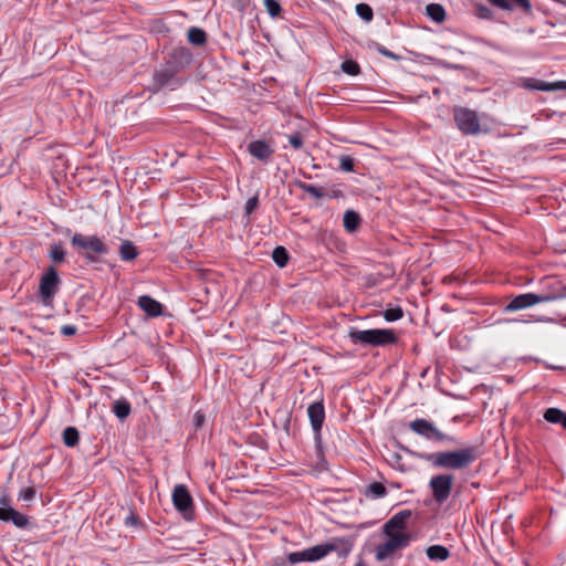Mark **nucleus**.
<instances>
[{
	"label": "nucleus",
	"mask_w": 566,
	"mask_h": 566,
	"mask_svg": "<svg viewBox=\"0 0 566 566\" xmlns=\"http://www.w3.org/2000/svg\"><path fill=\"white\" fill-rule=\"evenodd\" d=\"M192 55L186 49L175 50L171 57L158 70L155 71L153 77L151 90L154 92L160 91L164 86L180 85L176 75L191 62Z\"/></svg>",
	"instance_id": "nucleus-1"
},
{
	"label": "nucleus",
	"mask_w": 566,
	"mask_h": 566,
	"mask_svg": "<svg viewBox=\"0 0 566 566\" xmlns=\"http://www.w3.org/2000/svg\"><path fill=\"white\" fill-rule=\"evenodd\" d=\"M479 458L476 447H468L454 451L436 452L424 457L437 468L461 470L470 467Z\"/></svg>",
	"instance_id": "nucleus-2"
},
{
	"label": "nucleus",
	"mask_w": 566,
	"mask_h": 566,
	"mask_svg": "<svg viewBox=\"0 0 566 566\" xmlns=\"http://www.w3.org/2000/svg\"><path fill=\"white\" fill-rule=\"evenodd\" d=\"M71 244L78 250L85 260L90 262H96L97 255H104L108 253V247L103 239L96 235H84L82 233H75L71 238Z\"/></svg>",
	"instance_id": "nucleus-3"
},
{
	"label": "nucleus",
	"mask_w": 566,
	"mask_h": 566,
	"mask_svg": "<svg viewBox=\"0 0 566 566\" xmlns=\"http://www.w3.org/2000/svg\"><path fill=\"white\" fill-rule=\"evenodd\" d=\"M348 336L354 344L370 346H386L397 342V337L391 329L375 328L359 331L352 328Z\"/></svg>",
	"instance_id": "nucleus-4"
},
{
	"label": "nucleus",
	"mask_w": 566,
	"mask_h": 566,
	"mask_svg": "<svg viewBox=\"0 0 566 566\" xmlns=\"http://www.w3.org/2000/svg\"><path fill=\"white\" fill-rule=\"evenodd\" d=\"M410 510H402L394 514L384 525L382 533L385 536H402L406 542L410 543L411 534L408 532V521L411 517Z\"/></svg>",
	"instance_id": "nucleus-5"
},
{
	"label": "nucleus",
	"mask_w": 566,
	"mask_h": 566,
	"mask_svg": "<svg viewBox=\"0 0 566 566\" xmlns=\"http://www.w3.org/2000/svg\"><path fill=\"white\" fill-rule=\"evenodd\" d=\"M454 122L459 130L465 135H476L481 130L478 114L470 108L455 107Z\"/></svg>",
	"instance_id": "nucleus-6"
},
{
	"label": "nucleus",
	"mask_w": 566,
	"mask_h": 566,
	"mask_svg": "<svg viewBox=\"0 0 566 566\" xmlns=\"http://www.w3.org/2000/svg\"><path fill=\"white\" fill-rule=\"evenodd\" d=\"M409 428L417 434L436 442L454 441L453 438L448 437L441 432L432 422L423 418L415 419L409 423Z\"/></svg>",
	"instance_id": "nucleus-7"
},
{
	"label": "nucleus",
	"mask_w": 566,
	"mask_h": 566,
	"mask_svg": "<svg viewBox=\"0 0 566 566\" xmlns=\"http://www.w3.org/2000/svg\"><path fill=\"white\" fill-rule=\"evenodd\" d=\"M61 280L56 270L50 266L46 272L41 276L39 284V293L44 304L52 302L53 297L57 293Z\"/></svg>",
	"instance_id": "nucleus-8"
},
{
	"label": "nucleus",
	"mask_w": 566,
	"mask_h": 566,
	"mask_svg": "<svg viewBox=\"0 0 566 566\" xmlns=\"http://www.w3.org/2000/svg\"><path fill=\"white\" fill-rule=\"evenodd\" d=\"M453 481L454 478L451 474H439L430 479L429 488L436 502L442 504L449 499Z\"/></svg>",
	"instance_id": "nucleus-9"
},
{
	"label": "nucleus",
	"mask_w": 566,
	"mask_h": 566,
	"mask_svg": "<svg viewBox=\"0 0 566 566\" xmlns=\"http://www.w3.org/2000/svg\"><path fill=\"white\" fill-rule=\"evenodd\" d=\"M409 544L402 536H386V541L376 546L375 558L378 562H384L392 557L397 552L408 547Z\"/></svg>",
	"instance_id": "nucleus-10"
},
{
	"label": "nucleus",
	"mask_w": 566,
	"mask_h": 566,
	"mask_svg": "<svg viewBox=\"0 0 566 566\" xmlns=\"http://www.w3.org/2000/svg\"><path fill=\"white\" fill-rule=\"evenodd\" d=\"M172 503L176 510L182 513L186 520L193 518V501L189 491L184 484H178L174 488Z\"/></svg>",
	"instance_id": "nucleus-11"
},
{
	"label": "nucleus",
	"mask_w": 566,
	"mask_h": 566,
	"mask_svg": "<svg viewBox=\"0 0 566 566\" xmlns=\"http://www.w3.org/2000/svg\"><path fill=\"white\" fill-rule=\"evenodd\" d=\"M554 302V296H538L536 293H524L515 296L506 306V312H515L539 303Z\"/></svg>",
	"instance_id": "nucleus-12"
},
{
	"label": "nucleus",
	"mask_w": 566,
	"mask_h": 566,
	"mask_svg": "<svg viewBox=\"0 0 566 566\" xmlns=\"http://www.w3.org/2000/svg\"><path fill=\"white\" fill-rule=\"evenodd\" d=\"M307 415L310 418L311 427L314 432V440L316 444L322 441V427L325 420V408L323 401H316L308 406Z\"/></svg>",
	"instance_id": "nucleus-13"
},
{
	"label": "nucleus",
	"mask_w": 566,
	"mask_h": 566,
	"mask_svg": "<svg viewBox=\"0 0 566 566\" xmlns=\"http://www.w3.org/2000/svg\"><path fill=\"white\" fill-rule=\"evenodd\" d=\"M0 521L6 523L10 522L19 528H25L29 525L28 516L18 512L12 506L0 507Z\"/></svg>",
	"instance_id": "nucleus-14"
},
{
	"label": "nucleus",
	"mask_w": 566,
	"mask_h": 566,
	"mask_svg": "<svg viewBox=\"0 0 566 566\" xmlns=\"http://www.w3.org/2000/svg\"><path fill=\"white\" fill-rule=\"evenodd\" d=\"M137 305L150 317H158L163 313V305L149 295L139 296Z\"/></svg>",
	"instance_id": "nucleus-15"
},
{
	"label": "nucleus",
	"mask_w": 566,
	"mask_h": 566,
	"mask_svg": "<svg viewBox=\"0 0 566 566\" xmlns=\"http://www.w3.org/2000/svg\"><path fill=\"white\" fill-rule=\"evenodd\" d=\"M336 548H337V546L334 543H324V544L315 545L313 547L305 549V552H306V554H304L305 559H307V562L319 560V559L324 558L325 556H327L331 552L335 551Z\"/></svg>",
	"instance_id": "nucleus-16"
},
{
	"label": "nucleus",
	"mask_w": 566,
	"mask_h": 566,
	"mask_svg": "<svg viewBox=\"0 0 566 566\" xmlns=\"http://www.w3.org/2000/svg\"><path fill=\"white\" fill-rule=\"evenodd\" d=\"M248 150L254 158L263 161L270 159L274 153L271 146L264 140H254L250 143Z\"/></svg>",
	"instance_id": "nucleus-17"
},
{
	"label": "nucleus",
	"mask_w": 566,
	"mask_h": 566,
	"mask_svg": "<svg viewBox=\"0 0 566 566\" xmlns=\"http://www.w3.org/2000/svg\"><path fill=\"white\" fill-rule=\"evenodd\" d=\"M492 4L504 9V10H514L522 9L525 12L531 11L532 4L530 0H489Z\"/></svg>",
	"instance_id": "nucleus-18"
},
{
	"label": "nucleus",
	"mask_w": 566,
	"mask_h": 566,
	"mask_svg": "<svg viewBox=\"0 0 566 566\" xmlns=\"http://www.w3.org/2000/svg\"><path fill=\"white\" fill-rule=\"evenodd\" d=\"M544 419L549 423H559L566 430V411L559 408H548L544 412Z\"/></svg>",
	"instance_id": "nucleus-19"
},
{
	"label": "nucleus",
	"mask_w": 566,
	"mask_h": 566,
	"mask_svg": "<svg viewBox=\"0 0 566 566\" xmlns=\"http://www.w3.org/2000/svg\"><path fill=\"white\" fill-rule=\"evenodd\" d=\"M562 83L563 82L548 83L541 80L528 78L525 83V86L532 90L553 92L560 88Z\"/></svg>",
	"instance_id": "nucleus-20"
},
{
	"label": "nucleus",
	"mask_w": 566,
	"mask_h": 566,
	"mask_svg": "<svg viewBox=\"0 0 566 566\" xmlns=\"http://www.w3.org/2000/svg\"><path fill=\"white\" fill-rule=\"evenodd\" d=\"M427 556L430 560L443 562L450 556V552L442 545H432L427 548Z\"/></svg>",
	"instance_id": "nucleus-21"
},
{
	"label": "nucleus",
	"mask_w": 566,
	"mask_h": 566,
	"mask_svg": "<svg viewBox=\"0 0 566 566\" xmlns=\"http://www.w3.org/2000/svg\"><path fill=\"white\" fill-rule=\"evenodd\" d=\"M427 15L434 22L441 23L446 19V10L439 3H430L426 7Z\"/></svg>",
	"instance_id": "nucleus-22"
},
{
	"label": "nucleus",
	"mask_w": 566,
	"mask_h": 566,
	"mask_svg": "<svg viewBox=\"0 0 566 566\" xmlns=\"http://www.w3.org/2000/svg\"><path fill=\"white\" fill-rule=\"evenodd\" d=\"M387 494L386 486L380 482H373L366 486L365 495L368 499H381Z\"/></svg>",
	"instance_id": "nucleus-23"
},
{
	"label": "nucleus",
	"mask_w": 566,
	"mask_h": 566,
	"mask_svg": "<svg viewBox=\"0 0 566 566\" xmlns=\"http://www.w3.org/2000/svg\"><path fill=\"white\" fill-rule=\"evenodd\" d=\"M343 222H344V228L347 231L354 232L357 230V228L359 226L360 217L357 212H355L353 210H347L344 213Z\"/></svg>",
	"instance_id": "nucleus-24"
},
{
	"label": "nucleus",
	"mask_w": 566,
	"mask_h": 566,
	"mask_svg": "<svg viewBox=\"0 0 566 566\" xmlns=\"http://www.w3.org/2000/svg\"><path fill=\"white\" fill-rule=\"evenodd\" d=\"M130 411H132L130 403L126 399H118L113 405V412L120 420H124L125 418H127L129 416Z\"/></svg>",
	"instance_id": "nucleus-25"
},
{
	"label": "nucleus",
	"mask_w": 566,
	"mask_h": 566,
	"mask_svg": "<svg viewBox=\"0 0 566 566\" xmlns=\"http://www.w3.org/2000/svg\"><path fill=\"white\" fill-rule=\"evenodd\" d=\"M63 443L69 448L77 446L80 440L78 430L75 427H66L62 433Z\"/></svg>",
	"instance_id": "nucleus-26"
},
{
	"label": "nucleus",
	"mask_w": 566,
	"mask_h": 566,
	"mask_svg": "<svg viewBox=\"0 0 566 566\" xmlns=\"http://www.w3.org/2000/svg\"><path fill=\"white\" fill-rule=\"evenodd\" d=\"M119 254L122 260L132 261L137 256L136 247L130 241H124L119 248Z\"/></svg>",
	"instance_id": "nucleus-27"
},
{
	"label": "nucleus",
	"mask_w": 566,
	"mask_h": 566,
	"mask_svg": "<svg viewBox=\"0 0 566 566\" xmlns=\"http://www.w3.org/2000/svg\"><path fill=\"white\" fill-rule=\"evenodd\" d=\"M188 41L195 45H202L207 41L206 32L199 28H191L188 31Z\"/></svg>",
	"instance_id": "nucleus-28"
},
{
	"label": "nucleus",
	"mask_w": 566,
	"mask_h": 566,
	"mask_svg": "<svg viewBox=\"0 0 566 566\" xmlns=\"http://www.w3.org/2000/svg\"><path fill=\"white\" fill-rule=\"evenodd\" d=\"M272 259L279 268H284L289 261V253L284 247H276L272 252Z\"/></svg>",
	"instance_id": "nucleus-29"
},
{
	"label": "nucleus",
	"mask_w": 566,
	"mask_h": 566,
	"mask_svg": "<svg viewBox=\"0 0 566 566\" xmlns=\"http://www.w3.org/2000/svg\"><path fill=\"white\" fill-rule=\"evenodd\" d=\"M355 10L357 15L365 22H370L374 18V11L367 3H358Z\"/></svg>",
	"instance_id": "nucleus-30"
},
{
	"label": "nucleus",
	"mask_w": 566,
	"mask_h": 566,
	"mask_svg": "<svg viewBox=\"0 0 566 566\" xmlns=\"http://www.w3.org/2000/svg\"><path fill=\"white\" fill-rule=\"evenodd\" d=\"M50 258L54 263H62L65 260V250L61 243H53L50 248Z\"/></svg>",
	"instance_id": "nucleus-31"
},
{
	"label": "nucleus",
	"mask_w": 566,
	"mask_h": 566,
	"mask_svg": "<svg viewBox=\"0 0 566 566\" xmlns=\"http://www.w3.org/2000/svg\"><path fill=\"white\" fill-rule=\"evenodd\" d=\"M298 186L303 191H305L306 193L311 195L314 198L321 199L325 196L322 188L315 185L301 182Z\"/></svg>",
	"instance_id": "nucleus-32"
},
{
	"label": "nucleus",
	"mask_w": 566,
	"mask_h": 566,
	"mask_svg": "<svg viewBox=\"0 0 566 566\" xmlns=\"http://www.w3.org/2000/svg\"><path fill=\"white\" fill-rule=\"evenodd\" d=\"M263 3H264V7L271 18H277L281 14L282 8H281V4L279 3V1L264 0Z\"/></svg>",
	"instance_id": "nucleus-33"
},
{
	"label": "nucleus",
	"mask_w": 566,
	"mask_h": 566,
	"mask_svg": "<svg viewBox=\"0 0 566 566\" xmlns=\"http://www.w3.org/2000/svg\"><path fill=\"white\" fill-rule=\"evenodd\" d=\"M566 285L560 284V282H555L549 285L546 291L539 293L538 296H556L559 294H564L566 291Z\"/></svg>",
	"instance_id": "nucleus-34"
},
{
	"label": "nucleus",
	"mask_w": 566,
	"mask_h": 566,
	"mask_svg": "<svg viewBox=\"0 0 566 566\" xmlns=\"http://www.w3.org/2000/svg\"><path fill=\"white\" fill-rule=\"evenodd\" d=\"M382 316L387 322H396L403 316V311L399 306L387 308L384 311Z\"/></svg>",
	"instance_id": "nucleus-35"
},
{
	"label": "nucleus",
	"mask_w": 566,
	"mask_h": 566,
	"mask_svg": "<svg viewBox=\"0 0 566 566\" xmlns=\"http://www.w3.org/2000/svg\"><path fill=\"white\" fill-rule=\"evenodd\" d=\"M342 71L348 75H357L360 72V67L357 62L353 60H346L340 65Z\"/></svg>",
	"instance_id": "nucleus-36"
},
{
	"label": "nucleus",
	"mask_w": 566,
	"mask_h": 566,
	"mask_svg": "<svg viewBox=\"0 0 566 566\" xmlns=\"http://www.w3.org/2000/svg\"><path fill=\"white\" fill-rule=\"evenodd\" d=\"M19 500L30 502L35 497V489L33 486L23 488L19 492Z\"/></svg>",
	"instance_id": "nucleus-37"
},
{
	"label": "nucleus",
	"mask_w": 566,
	"mask_h": 566,
	"mask_svg": "<svg viewBox=\"0 0 566 566\" xmlns=\"http://www.w3.org/2000/svg\"><path fill=\"white\" fill-rule=\"evenodd\" d=\"M339 168L344 171H354V159L350 156H342L339 159Z\"/></svg>",
	"instance_id": "nucleus-38"
},
{
	"label": "nucleus",
	"mask_w": 566,
	"mask_h": 566,
	"mask_svg": "<svg viewBox=\"0 0 566 566\" xmlns=\"http://www.w3.org/2000/svg\"><path fill=\"white\" fill-rule=\"evenodd\" d=\"M289 142H290V145L294 149H301L303 147V144H304L302 134L298 133V132H295L292 135H290L289 136Z\"/></svg>",
	"instance_id": "nucleus-39"
},
{
	"label": "nucleus",
	"mask_w": 566,
	"mask_h": 566,
	"mask_svg": "<svg viewBox=\"0 0 566 566\" xmlns=\"http://www.w3.org/2000/svg\"><path fill=\"white\" fill-rule=\"evenodd\" d=\"M258 205H259L258 196H253V197L249 198L245 203V207H244L245 214L247 216L251 214L256 209Z\"/></svg>",
	"instance_id": "nucleus-40"
},
{
	"label": "nucleus",
	"mask_w": 566,
	"mask_h": 566,
	"mask_svg": "<svg viewBox=\"0 0 566 566\" xmlns=\"http://www.w3.org/2000/svg\"><path fill=\"white\" fill-rule=\"evenodd\" d=\"M304 554H306L305 549L302 552H294V553L289 554L287 559L291 564H296L300 562H307V559H305Z\"/></svg>",
	"instance_id": "nucleus-41"
},
{
	"label": "nucleus",
	"mask_w": 566,
	"mask_h": 566,
	"mask_svg": "<svg viewBox=\"0 0 566 566\" xmlns=\"http://www.w3.org/2000/svg\"><path fill=\"white\" fill-rule=\"evenodd\" d=\"M375 46H376V50H377V52H378L379 54H381V55H384V56H386V57H389V59H391V60H395V61L399 60V55H397L396 53H394V52L389 51V50H388V49H386L385 46H382V45H380V44H378V43H376V44H375Z\"/></svg>",
	"instance_id": "nucleus-42"
},
{
	"label": "nucleus",
	"mask_w": 566,
	"mask_h": 566,
	"mask_svg": "<svg viewBox=\"0 0 566 566\" xmlns=\"http://www.w3.org/2000/svg\"><path fill=\"white\" fill-rule=\"evenodd\" d=\"M206 421V416L203 412L201 411H197L195 415H193V419H192V422H193V426L196 428H200Z\"/></svg>",
	"instance_id": "nucleus-43"
},
{
	"label": "nucleus",
	"mask_w": 566,
	"mask_h": 566,
	"mask_svg": "<svg viewBox=\"0 0 566 566\" xmlns=\"http://www.w3.org/2000/svg\"><path fill=\"white\" fill-rule=\"evenodd\" d=\"M77 328L74 325H63L61 327V333L64 336H73L76 334Z\"/></svg>",
	"instance_id": "nucleus-44"
},
{
	"label": "nucleus",
	"mask_w": 566,
	"mask_h": 566,
	"mask_svg": "<svg viewBox=\"0 0 566 566\" xmlns=\"http://www.w3.org/2000/svg\"><path fill=\"white\" fill-rule=\"evenodd\" d=\"M138 524V517L130 513L128 516L125 517V525L127 526H136Z\"/></svg>",
	"instance_id": "nucleus-45"
},
{
	"label": "nucleus",
	"mask_w": 566,
	"mask_h": 566,
	"mask_svg": "<svg viewBox=\"0 0 566 566\" xmlns=\"http://www.w3.org/2000/svg\"><path fill=\"white\" fill-rule=\"evenodd\" d=\"M444 67L447 69H454V70H458L459 69V65H453V64H450V63H447V62H442L441 63Z\"/></svg>",
	"instance_id": "nucleus-46"
},
{
	"label": "nucleus",
	"mask_w": 566,
	"mask_h": 566,
	"mask_svg": "<svg viewBox=\"0 0 566 566\" xmlns=\"http://www.w3.org/2000/svg\"><path fill=\"white\" fill-rule=\"evenodd\" d=\"M0 504H2L3 506H10V505H9V500H8L6 496H3L2 499H0Z\"/></svg>",
	"instance_id": "nucleus-47"
},
{
	"label": "nucleus",
	"mask_w": 566,
	"mask_h": 566,
	"mask_svg": "<svg viewBox=\"0 0 566 566\" xmlns=\"http://www.w3.org/2000/svg\"><path fill=\"white\" fill-rule=\"evenodd\" d=\"M560 88H566V82H563V83L560 84Z\"/></svg>",
	"instance_id": "nucleus-48"
},
{
	"label": "nucleus",
	"mask_w": 566,
	"mask_h": 566,
	"mask_svg": "<svg viewBox=\"0 0 566 566\" xmlns=\"http://www.w3.org/2000/svg\"><path fill=\"white\" fill-rule=\"evenodd\" d=\"M355 566H365V565L361 562H359Z\"/></svg>",
	"instance_id": "nucleus-49"
}]
</instances>
